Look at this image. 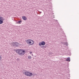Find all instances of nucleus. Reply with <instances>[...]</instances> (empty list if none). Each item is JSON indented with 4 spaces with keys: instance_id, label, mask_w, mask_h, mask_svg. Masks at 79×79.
<instances>
[{
    "instance_id": "13",
    "label": "nucleus",
    "mask_w": 79,
    "mask_h": 79,
    "mask_svg": "<svg viewBox=\"0 0 79 79\" xmlns=\"http://www.w3.org/2000/svg\"><path fill=\"white\" fill-rule=\"evenodd\" d=\"M17 61H19V58H17Z\"/></svg>"
},
{
    "instance_id": "12",
    "label": "nucleus",
    "mask_w": 79,
    "mask_h": 79,
    "mask_svg": "<svg viewBox=\"0 0 79 79\" xmlns=\"http://www.w3.org/2000/svg\"><path fill=\"white\" fill-rule=\"evenodd\" d=\"M39 45H40V46H41V45H42L41 42L39 43Z\"/></svg>"
},
{
    "instance_id": "8",
    "label": "nucleus",
    "mask_w": 79,
    "mask_h": 79,
    "mask_svg": "<svg viewBox=\"0 0 79 79\" xmlns=\"http://www.w3.org/2000/svg\"><path fill=\"white\" fill-rule=\"evenodd\" d=\"M41 44H42V45H45V43L44 41H42L41 42Z\"/></svg>"
},
{
    "instance_id": "14",
    "label": "nucleus",
    "mask_w": 79,
    "mask_h": 79,
    "mask_svg": "<svg viewBox=\"0 0 79 79\" xmlns=\"http://www.w3.org/2000/svg\"><path fill=\"white\" fill-rule=\"evenodd\" d=\"M2 60V56H0V60Z\"/></svg>"
},
{
    "instance_id": "11",
    "label": "nucleus",
    "mask_w": 79,
    "mask_h": 79,
    "mask_svg": "<svg viewBox=\"0 0 79 79\" xmlns=\"http://www.w3.org/2000/svg\"><path fill=\"white\" fill-rule=\"evenodd\" d=\"M21 21H19L18 22H17V24H21Z\"/></svg>"
},
{
    "instance_id": "10",
    "label": "nucleus",
    "mask_w": 79,
    "mask_h": 79,
    "mask_svg": "<svg viewBox=\"0 0 79 79\" xmlns=\"http://www.w3.org/2000/svg\"><path fill=\"white\" fill-rule=\"evenodd\" d=\"M64 45H66V46H68V42H66L64 43Z\"/></svg>"
},
{
    "instance_id": "4",
    "label": "nucleus",
    "mask_w": 79,
    "mask_h": 79,
    "mask_svg": "<svg viewBox=\"0 0 79 79\" xmlns=\"http://www.w3.org/2000/svg\"><path fill=\"white\" fill-rule=\"evenodd\" d=\"M12 44L14 47H18V43L17 42H13L12 43Z\"/></svg>"
},
{
    "instance_id": "2",
    "label": "nucleus",
    "mask_w": 79,
    "mask_h": 79,
    "mask_svg": "<svg viewBox=\"0 0 79 79\" xmlns=\"http://www.w3.org/2000/svg\"><path fill=\"white\" fill-rule=\"evenodd\" d=\"M27 43L28 45H33L34 44V42L32 40H28L27 41Z\"/></svg>"
},
{
    "instance_id": "17",
    "label": "nucleus",
    "mask_w": 79,
    "mask_h": 79,
    "mask_svg": "<svg viewBox=\"0 0 79 79\" xmlns=\"http://www.w3.org/2000/svg\"><path fill=\"white\" fill-rule=\"evenodd\" d=\"M32 56H33V54H32Z\"/></svg>"
},
{
    "instance_id": "16",
    "label": "nucleus",
    "mask_w": 79,
    "mask_h": 79,
    "mask_svg": "<svg viewBox=\"0 0 79 79\" xmlns=\"http://www.w3.org/2000/svg\"><path fill=\"white\" fill-rule=\"evenodd\" d=\"M40 13H42V12H40Z\"/></svg>"
},
{
    "instance_id": "7",
    "label": "nucleus",
    "mask_w": 79,
    "mask_h": 79,
    "mask_svg": "<svg viewBox=\"0 0 79 79\" xmlns=\"http://www.w3.org/2000/svg\"><path fill=\"white\" fill-rule=\"evenodd\" d=\"M66 61H69H69H70V57H68L67 58V59H66Z\"/></svg>"
},
{
    "instance_id": "3",
    "label": "nucleus",
    "mask_w": 79,
    "mask_h": 79,
    "mask_svg": "<svg viewBox=\"0 0 79 79\" xmlns=\"http://www.w3.org/2000/svg\"><path fill=\"white\" fill-rule=\"evenodd\" d=\"M25 74L27 76H29L30 77L32 76H34V75L32 73H30L29 71L25 72Z\"/></svg>"
},
{
    "instance_id": "1",
    "label": "nucleus",
    "mask_w": 79,
    "mask_h": 79,
    "mask_svg": "<svg viewBox=\"0 0 79 79\" xmlns=\"http://www.w3.org/2000/svg\"><path fill=\"white\" fill-rule=\"evenodd\" d=\"M16 52L20 55H23L25 53V51L22 49H18L16 50Z\"/></svg>"
},
{
    "instance_id": "5",
    "label": "nucleus",
    "mask_w": 79,
    "mask_h": 79,
    "mask_svg": "<svg viewBox=\"0 0 79 79\" xmlns=\"http://www.w3.org/2000/svg\"><path fill=\"white\" fill-rule=\"evenodd\" d=\"M3 20H5V19H3V18L2 16H0V24L3 23Z\"/></svg>"
},
{
    "instance_id": "15",
    "label": "nucleus",
    "mask_w": 79,
    "mask_h": 79,
    "mask_svg": "<svg viewBox=\"0 0 79 79\" xmlns=\"http://www.w3.org/2000/svg\"><path fill=\"white\" fill-rule=\"evenodd\" d=\"M32 52H30V54H32Z\"/></svg>"
},
{
    "instance_id": "18",
    "label": "nucleus",
    "mask_w": 79,
    "mask_h": 79,
    "mask_svg": "<svg viewBox=\"0 0 79 79\" xmlns=\"http://www.w3.org/2000/svg\"><path fill=\"white\" fill-rule=\"evenodd\" d=\"M44 46H43V47H44Z\"/></svg>"
},
{
    "instance_id": "9",
    "label": "nucleus",
    "mask_w": 79,
    "mask_h": 79,
    "mask_svg": "<svg viewBox=\"0 0 79 79\" xmlns=\"http://www.w3.org/2000/svg\"><path fill=\"white\" fill-rule=\"evenodd\" d=\"M32 58V57H31V56H28V59H31Z\"/></svg>"
},
{
    "instance_id": "6",
    "label": "nucleus",
    "mask_w": 79,
    "mask_h": 79,
    "mask_svg": "<svg viewBox=\"0 0 79 79\" xmlns=\"http://www.w3.org/2000/svg\"><path fill=\"white\" fill-rule=\"evenodd\" d=\"M22 18L23 20H24L25 21H26L27 19V18L26 17V16H23Z\"/></svg>"
}]
</instances>
